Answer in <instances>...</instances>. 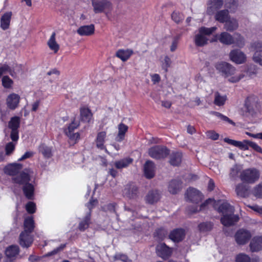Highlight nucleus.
I'll return each mask as SVG.
<instances>
[{"mask_svg":"<svg viewBox=\"0 0 262 262\" xmlns=\"http://www.w3.org/2000/svg\"><path fill=\"white\" fill-rule=\"evenodd\" d=\"M18 252L19 248L17 246L15 245L9 246L5 251L6 255L10 258L15 257L18 254Z\"/></svg>","mask_w":262,"mask_h":262,"instance_id":"obj_35","label":"nucleus"},{"mask_svg":"<svg viewBox=\"0 0 262 262\" xmlns=\"http://www.w3.org/2000/svg\"><path fill=\"white\" fill-rule=\"evenodd\" d=\"M12 16L11 12L5 13L1 19V27L4 30L7 29L10 25V22Z\"/></svg>","mask_w":262,"mask_h":262,"instance_id":"obj_30","label":"nucleus"},{"mask_svg":"<svg viewBox=\"0 0 262 262\" xmlns=\"http://www.w3.org/2000/svg\"><path fill=\"white\" fill-rule=\"evenodd\" d=\"M133 54V51L131 49L119 50L116 53V56L122 61H125L128 60Z\"/></svg>","mask_w":262,"mask_h":262,"instance_id":"obj_28","label":"nucleus"},{"mask_svg":"<svg viewBox=\"0 0 262 262\" xmlns=\"http://www.w3.org/2000/svg\"><path fill=\"white\" fill-rule=\"evenodd\" d=\"M242 167L241 165H234L231 169L230 175L232 178H236L241 171Z\"/></svg>","mask_w":262,"mask_h":262,"instance_id":"obj_50","label":"nucleus"},{"mask_svg":"<svg viewBox=\"0 0 262 262\" xmlns=\"http://www.w3.org/2000/svg\"><path fill=\"white\" fill-rule=\"evenodd\" d=\"M11 70L15 72V77L17 76V74L21 73L22 67L20 64H15L11 66Z\"/></svg>","mask_w":262,"mask_h":262,"instance_id":"obj_60","label":"nucleus"},{"mask_svg":"<svg viewBox=\"0 0 262 262\" xmlns=\"http://www.w3.org/2000/svg\"><path fill=\"white\" fill-rule=\"evenodd\" d=\"M55 33L53 32L48 41L49 48L53 51L55 53H57L59 49V46L55 40Z\"/></svg>","mask_w":262,"mask_h":262,"instance_id":"obj_33","label":"nucleus"},{"mask_svg":"<svg viewBox=\"0 0 262 262\" xmlns=\"http://www.w3.org/2000/svg\"><path fill=\"white\" fill-rule=\"evenodd\" d=\"M235 191L238 196L246 197L249 194V188L248 186L243 184H240L236 187Z\"/></svg>","mask_w":262,"mask_h":262,"instance_id":"obj_34","label":"nucleus"},{"mask_svg":"<svg viewBox=\"0 0 262 262\" xmlns=\"http://www.w3.org/2000/svg\"><path fill=\"white\" fill-rule=\"evenodd\" d=\"M228 62L224 61H219L215 64V68L216 70L222 75L223 72H225L226 68H227V66Z\"/></svg>","mask_w":262,"mask_h":262,"instance_id":"obj_46","label":"nucleus"},{"mask_svg":"<svg viewBox=\"0 0 262 262\" xmlns=\"http://www.w3.org/2000/svg\"><path fill=\"white\" fill-rule=\"evenodd\" d=\"M39 151L45 157L50 158L52 155L51 149L44 144H41L39 147Z\"/></svg>","mask_w":262,"mask_h":262,"instance_id":"obj_42","label":"nucleus"},{"mask_svg":"<svg viewBox=\"0 0 262 262\" xmlns=\"http://www.w3.org/2000/svg\"><path fill=\"white\" fill-rule=\"evenodd\" d=\"M260 105L256 99L252 97L247 98L243 107L239 111V114L244 117L253 116L259 111Z\"/></svg>","mask_w":262,"mask_h":262,"instance_id":"obj_4","label":"nucleus"},{"mask_svg":"<svg viewBox=\"0 0 262 262\" xmlns=\"http://www.w3.org/2000/svg\"><path fill=\"white\" fill-rule=\"evenodd\" d=\"M157 255L163 259L168 258L171 254L172 250L165 244L161 243L156 248Z\"/></svg>","mask_w":262,"mask_h":262,"instance_id":"obj_17","label":"nucleus"},{"mask_svg":"<svg viewBox=\"0 0 262 262\" xmlns=\"http://www.w3.org/2000/svg\"><path fill=\"white\" fill-rule=\"evenodd\" d=\"M160 198V192L156 190H151L148 192L146 196L145 200L147 203L152 204L157 203Z\"/></svg>","mask_w":262,"mask_h":262,"instance_id":"obj_23","label":"nucleus"},{"mask_svg":"<svg viewBox=\"0 0 262 262\" xmlns=\"http://www.w3.org/2000/svg\"><path fill=\"white\" fill-rule=\"evenodd\" d=\"M16 144L13 142H9L6 145L5 152L6 155H10L14 150Z\"/></svg>","mask_w":262,"mask_h":262,"instance_id":"obj_53","label":"nucleus"},{"mask_svg":"<svg viewBox=\"0 0 262 262\" xmlns=\"http://www.w3.org/2000/svg\"><path fill=\"white\" fill-rule=\"evenodd\" d=\"M149 155L154 159H161L166 157L169 154V150L165 147L154 146L148 150Z\"/></svg>","mask_w":262,"mask_h":262,"instance_id":"obj_9","label":"nucleus"},{"mask_svg":"<svg viewBox=\"0 0 262 262\" xmlns=\"http://www.w3.org/2000/svg\"><path fill=\"white\" fill-rule=\"evenodd\" d=\"M186 197L190 201L198 203L202 199L201 193L193 188H189L186 193Z\"/></svg>","mask_w":262,"mask_h":262,"instance_id":"obj_16","label":"nucleus"},{"mask_svg":"<svg viewBox=\"0 0 262 262\" xmlns=\"http://www.w3.org/2000/svg\"><path fill=\"white\" fill-rule=\"evenodd\" d=\"M80 118L82 121L90 122L93 118L91 110L87 107L82 106L80 108Z\"/></svg>","mask_w":262,"mask_h":262,"instance_id":"obj_21","label":"nucleus"},{"mask_svg":"<svg viewBox=\"0 0 262 262\" xmlns=\"http://www.w3.org/2000/svg\"><path fill=\"white\" fill-rule=\"evenodd\" d=\"M212 224L210 222H206L200 224L199 225V230L201 232H207L211 230Z\"/></svg>","mask_w":262,"mask_h":262,"instance_id":"obj_48","label":"nucleus"},{"mask_svg":"<svg viewBox=\"0 0 262 262\" xmlns=\"http://www.w3.org/2000/svg\"><path fill=\"white\" fill-rule=\"evenodd\" d=\"M166 235V232L163 229H159L155 233V236H158L160 239H162Z\"/></svg>","mask_w":262,"mask_h":262,"instance_id":"obj_62","label":"nucleus"},{"mask_svg":"<svg viewBox=\"0 0 262 262\" xmlns=\"http://www.w3.org/2000/svg\"><path fill=\"white\" fill-rule=\"evenodd\" d=\"M251 237L250 232L247 230H239L235 235V238L238 245H244L248 242Z\"/></svg>","mask_w":262,"mask_h":262,"instance_id":"obj_13","label":"nucleus"},{"mask_svg":"<svg viewBox=\"0 0 262 262\" xmlns=\"http://www.w3.org/2000/svg\"><path fill=\"white\" fill-rule=\"evenodd\" d=\"M249 147H251L256 151L262 154V148L256 143L250 141Z\"/></svg>","mask_w":262,"mask_h":262,"instance_id":"obj_61","label":"nucleus"},{"mask_svg":"<svg viewBox=\"0 0 262 262\" xmlns=\"http://www.w3.org/2000/svg\"><path fill=\"white\" fill-rule=\"evenodd\" d=\"M250 141L247 140H243V141H236L235 147H238L242 150H248L249 149Z\"/></svg>","mask_w":262,"mask_h":262,"instance_id":"obj_47","label":"nucleus"},{"mask_svg":"<svg viewBox=\"0 0 262 262\" xmlns=\"http://www.w3.org/2000/svg\"><path fill=\"white\" fill-rule=\"evenodd\" d=\"M92 6L96 13L109 10L111 8V3L107 0H92Z\"/></svg>","mask_w":262,"mask_h":262,"instance_id":"obj_10","label":"nucleus"},{"mask_svg":"<svg viewBox=\"0 0 262 262\" xmlns=\"http://www.w3.org/2000/svg\"><path fill=\"white\" fill-rule=\"evenodd\" d=\"M181 159L182 154L181 152L173 153L171 156L170 163L172 165L177 166L181 163Z\"/></svg>","mask_w":262,"mask_h":262,"instance_id":"obj_38","label":"nucleus"},{"mask_svg":"<svg viewBox=\"0 0 262 262\" xmlns=\"http://www.w3.org/2000/svg\"><path fill=\"white\" fill-rule=\"evenodd\" d=\"M225 29L229 31L232 32L236 30L238 27L237 20L234 18H229L225 22Z\"/></svg>","mask_w":262,"mask_h":262,"instance_id":"obj_29","label":"nucleus"},{"mask_svg":"<svg viewBox=\"0 0 262 262\" xmlns=\"http://www.w3.org/2000/svg\"><path fill=\"white\" fill-rule=\"evenodd\" d=\"M227 100L226 96H221L219 93L215 94L214 103L217 106L223 105Z\"/></svg>","mask_w":262,"mask_h":262,"instance_id":"obj_40","label":"nucleus"},{"mask_svg":"<svg viewBox=\"0 0 262 262\" xmlns=\"http://www.w3.org/2000/svg\"><path fill=\"white\" fill-rule=\"evenodd\" d=\"M253 193L257 198H262V182L254 187Z\"/></svg>","mask_w":262,"mask_h":262,"instance_id":"obj_52","label":"nucleus"},{"mask_svg":"<svg viewBox=\"0 0 262 262\" xmlns=\"http://www.w3.org/2000/svg\"><path fill=\"white\" fill-rule=\"evenodd\" d=\"M254 47L255 48V52L253 55V60L262 66V50L260 49L262 48V42L257 41L254 43Z\"/></svg>","mask_w":262,"mask_h":262,"instance_id":"obj_18","label":"nucleus"},{"mask_svg":"<svg viewBox=\"0 0 262 262\" xmlns=\"http://www.w3.org/2000/svg\"><path fill=\"white\" fill-rule=\"evenodd\" d=\"M66 135L69 137L70 140L73 142V143H76L80 139V134L78 133H73L71 131L66 132Z\"/></svg>","mask_w":262,"mask_h":262,"instance_id":"obj_45","label":"nucleus"},{"mask_svg":"<svg viewBox=\"0 0 262 262\" xmlns=\"http://www.w3.org/2000/svg\"><path fill=\"white\" fill-rule=\"evenodd\" d=\"M225 72L222 74V76L226 78L229 82L232 83H236L238 82L242 78L244 77V75L240 73H237L235 67L228 63Z\"/></svg>","mask_w":262,"mask_h":262,"instance_id":"obj_6","label":"nucleus"},{"mask_svg":"<svg viewBox=\"0 0 262 262\" xmlns=\"http://www.w3.org/2000/svg\"><path fill=\"white\" fill-rule=\"evenodd\" d=\"M2 82L3 86L6 89L11 88L13 83V80L8 76H4L2 78Z\"/></svg>","mask_w":262,"mask_h":262,"instance_id":"obj_44","label":"nucleus"},{"mask_svg":"<svg viewBox=\"0 0 262 262\" xmlns=\"http://www.w3.org/2000/svg\"><path fill=\"white\" fill-rule=\"evenodd\" d=\"M217 40L221 43L226 45H230L233 44L234 42V38L233 36L226 32H222L220 34H216L211 40V41L214 42L217 41Z\"/></svg>","mask_w":262,"mask_h":262,"instance_id":"obj_11","label":"nucleus"},{"mask_svg":"<svg viewBox=\"0 0 262 262\" xmlns=\"http://www.w3.org/2000/svg\"><path fill=\"white\" fill-rule=\"evenodd\" d=\"M229 17L228 10L220 11L215 15L216 19L221 23H225Z\"/></svg>","mask_w":262,"mask_h":262,"instance_id":"obj_36","label":"nucleus"},{"mask_svg":"<svg viewBox=\"0 0 262 262\" xmlns=\"http://www.w3.org/2000/svg\"><path fill=\"white\" fill-rule=\"evenodd\" d=\"M95 30L93 25L83 26L79 27L77 32L80 36H90L94 34Z\"/></svg>","mask_w":262,"mask_h":262,"instance_id":"obj_22","label":"nucleus"},{"mask_svg":"<svg viewBox=\"0 0 262 262\" xmlns=\"http://www.w3.org/2000/svg\"><path fill=\"white\" fill-rule=\"evenodd\" d=\"M213 114L215 116H216L219 118L221 119L223 121H224L225 122H227L229 124H232V125H233L234 126L235 125V123L232 120H231L230 119H229L228 117H227V116H224L223 114H221V113H220L219 112H213Z\"/></svg>","mask_w":262,"mask_h":262,"instance_id":"obj_54","label":"nucleus"},{"mask_svg":"<svg viewBox=\"0 0 262 262\" xmlns=\"http://www.w3.org/2000/svg\"><path fill=\"white\" fill-rule=\"evenodd\" d=\"M207 137L213 140L218 139L219 135L213 130H209L206 133Z\"/></svg>","mask_w":262,"mask_h":262,"instance_id":"obj_59","label":"nucleus"},{"mask_svg":"<svg viewBox=\"0 0 262 262\" xmlns=\"http://www.w3.org/2000/svg\"><path fill=\"white\" fill-rule=\"evenodd\" d=\"M113 262H131L125 255L121 254H117L114 256Z\"/></svg>","mask_w":262,"mask_h":262,"instance_id":"obj_51","label":"nucleus"},{"mask_svg":"<svg viewBox=\"0 0 262 262\" xmlns=\"http://www.w3.org/2000/svg\"><path fill=\"white\" fill-rule=\"evenodd\" d=\"M144 174L146 178H151L155 174V166L152 162L147 161L144 165Z\"/></svg>","mask_w":262,"mask_h":262,"instance_id":"obj_25","label":"nucleus"},{"mask_svg":"<svg viewBox=\"0 0 262 262\" xmlns=\"http://www.w3.org/2000/svg\"><path fill=\"white\" fill-rule=\"evenodd\" d=\"M90 223V213H89L80 222L78 226L79 229L80 231L85 230L89 227Z\"/></svg>","mask_w":262,"mask_h":262,"instance_id":"obj_37","label":"nucleus"},{"mask_svg":"<svg viewBox=\"0 0 262 262\" xmlns=\"http://www.w3.org/2000/svg\"><path fill=\"white\" fill-rule=\"evenodd\" d=\"M234 43L236 46L243 48L245 44V40L244 37L239 33L235 34V39Z\"/></svg>","mask_w":262,"mask_h":262,"instance_id":"obj_41","label":"nucleus"},{"mask_svg":"<svg viewBox=\"0 0 262 262\" xmlns=\"http://www.w3.org/2000/svg\"><path fill=\"white\" fill-rule=\"evenodd\" d=\"M19 123V118L16 116L11 118L8 123V127L11 130L10 137L13 141H17L18 139V128Z\"/></svg>","mask_w":262,"mask_h":262,"instance_id":"obj_8","label":"nucleus"},{"mask_svg":"<svg viewBox=\"0 0 262 262\" xmlns=\"http://www.w3.org/2000/svg\"><path fill=\"white\" fill-rule=\"evenodd\" d=\"M106 141V132L105 131H101L98 133L96 138L95 140V143L96 147L101 150H104L106 153H108L106 146L105 145V142Z\"/></svg>","mask_w":262,"mask_h":262,"instance_id":"obj_15","label":"nucleus"},{"mask_svg":"<svg viewBox=\"0 0 262 262\" xmlns=\"http://www.w3.org/2000/svg\"><path fill=\"white\" fill-rule=\"evenodd\" d=\"M118 133L116 137V140L118 142H121L124 140L126 133L128 130V126L122 123H120L118 126Z\"/></svg>","mask_w":262,"mask_h":262,"instance_id":"obj_27","label":"nucleus"},{"mask_svg":"<svg viewBox=\"0 0 262 262\" xmlns=\"http://www.w3.org/2000/svg\"><path fill=\"white\" fill-rule=\"evenodd\" d=\"M216 29L215 27L209 28L205 27L201 28L199 29V33L195 36L194 42L195 45L202 47L207 44L208 38L207 37V36L212 34Z\"/></svg>","mask_w":262,"mask_h":262,"instance_id":"obj_5","label":"nucleus"},{"mask_svg":"<svg viewBox=\"0 0 262 262\" xmlns=\"http://www.w3.org/2000/svg\"><path fill=\"white\" fill-rule=\"evenodd\" d=\"M79 121L74 119L72 123L69 124L68 127L64 129V133L70 131L73 132L74 129H76L79 126Z\"/></svg>","mask_w":262,"mask_h":262,"instance_id":"obj_49","label":"nucleus"},{"mask_svg":"<svg viewBox=\"0 0 262 262\" xmlns=\"http://www.w3.org/2000/svg\"><path fill=\"white\" fill-rule=\"evenodd\" d=\"M40 101L39 100H37L35 101H34L32 104L31 111L33 112H36L38 110V108L40 105Z\"/></svg>","mask_w":262,"mask_h":262,"instance_id":"obj_64","label":"nucleus"},{"mask_svg":"<svg viewBox=\"0 0 262 262\" xmlns=\"http://www.w3.org/2000/svg\"><path fill=\"white\" fill-rule=\"evenodd\" d=\"M162 67L166 71H167L168 68L170 67L171 64V60L168 56H165L164 59L161 61Z\"/></svg>","mask_w":262,"mask_h":262,"instance_id":"obj_56","label":"nucleus"},{"mask_svg":"<svg viewBox=\"0 0 262 262\" xmlns=\"http://www.w3.org/2000/svg\"><path fill=\"white\" fill-rule=\"evenodd\" d=\"M21 168V164L13 163L6 166L4 170L6 173L14 176L13 178L14 183L24 185L23 190L25 195L28 199H32L34 195V188L32 184L29 183L30 181V175L32 172L30 170H25L15 176Z\"/></svg>","mask_w":262,"mask_h":262,"instance_id":"obj_1","label":"nucleus"},{"mask_svg":"<svg viewBox=\"0 0 262 262\" xmlns=\"http://www.w3.org/2000/svg\"><path fill=\"white\" fill-rule=\"evenodd\" d=\"M34 229V221L32 217H28L24 221V231L19 236V244L23 247H29L33 242L31 233Z\"/></svg>","mask_w":262,"mask_h":262,"instance_id":"obj_3","label":"nucleus"},{"mask_svg":"<svg viewBox=\"0 0 262 262\" xmlns=\"http://www.w3.org/2000/svg\"><path fill=\"white\" fill-rule=\"evenodd\" d=\"M20 100L19 95L14 93L9 94L6 99L7 107L11 110L16 109L18 106Z\"/></svg>","mask_w":262,"mask_h":262,"instance_id":"obj_14","label":"nucleus"},{"mask_svg":"<svg viewBox=\"0 0 262 262\" xmlns=\"http://www.w3.org/2000/svg\"><path fill=\"white\" fill-rule=\"evenodd\" d=\"M250 247L252 252H257L262 249V237H254L250 243Z\"/></svg>","mask_w":262,"mask_h":262,"instance_id":"obj_26","label":"nucleus"},{"mask_svg":"<svg viewBox=\"0 0 262 262\" xmlns=\"http://www.w3.org/2000/svg\"><path fill=\"white\" fill-rule=\"evenodd\" d=\"M123 194L129 199H135L138 194L137 188L134 185H128L124 188Z\"/></svg>","mask_w":262,"mask_h":262,"instance_id":"obj_19","label":"nucleus"},{"mask_svg":"<svg viewBox=\"0 0 262 262\" xmlns=\"http://www.w3.org/2000/svg\"><path fill=\"white\" fill-rule=\"evenodd\" d=\"M217 205H219V212H222L223 214L221 221L224 226H231L238 221V216L233 214V207L227 202L219 201Z\"/></svg>","mask_w":262,"mask_h":262,"instance_id":"obj_2","label":"nucleus"},{"mask_svg":"<svg viewBox=\"0 0 262 262\" xmlns=\"http://www.w3.org/2000/svg\"><path fill=\"white\" fill-rule=\"evenodd\" d=\"M260 177L259 171L254 168H248L242 171L240 174L241 180L247 183H254Z\"/></svg>","mask_w":262,"mask_h":262,"instance_id":"obj_7","label":"nucleus"},{"mask_svg":"<svg viewBox=\"0 0 262 262\" xmlns=\"http://www.w3.org/2000/svg\"><path fill=\"white\" fill-rule=\"evenodd\" d=\"M223 4V0H209L207 12L210 14L213 13L216 10L220 9Z\"/></svg>","mask_w":262,"mask_h":262,"instance_id":"obj_20","label":"nucleus"},{"mask_svg":"<svg viewBox=\"0 0 262 262\" xmlns=\"http://www.w3.org/2000/svg\"><path fill=\"white\" fill-rule=\"evenodd\" d=\"M7 73H9L12 77H15V72L11 70V66L7 64H4L0 67V78L3 74Z\"/></svg>","mask_w":262,"mask_h":262,"instance_id":"obj_39","label":"nucleus"},{"mask_svg":"<svg viewBox=\"0 0 262 262\" xmlns=\"http://www.w3.org/2000/svg\"><path fill=\"white\" fill-rule=\"evenodd\" d=\"M184 236V230L182 229H177L171 231L169 234V237L172 241L178 242L182 240Z\"/></svg>","mask_w":262,"mask_h":262,"instance_id":"obj_24","label":"nucleus"},{"mask_svg":"<svg viewBox=\"0 0 262 262\" xmlns=\"http://www.w3.org/2000/svg\"><path fill=\"white\" fill-rule=\"evenodd\" d=\"M230 60L236 64H242L246 61V54L239 50H233L229 54Z\"/></svg>","mask_w":262,"mask_h":262,"instance_id":"obj_12","label":"nucleus"},{"mask_svg":"<svg viewBox=\"0 0 262 262\" xmlns=\"http://www.w3.org/2000/svg\"><path fill=\"white\" fill-rule=\"evenodd\" d=\"M171 18L176 23H179L183 19L184 16L180 12L174 11L171 14Z\"/></svg>","mask_w":262,"mask_h":262,"instance_id":"obj_55","label":"nucleus"},{"mask_svg":"<svg viewBox=\"0 0 262 262\" xmlns=\"http://www.w3.org/2000/svg\"><path fill=\"white\" fill-rule=\"evenodd\" d=\"M133 162V159L130 158H126L116 161L114 162V165L117 169H122L127 167Z\"/></svg>","mask_w":262,"mask_h":262,"instance_id":"obj_32","label":"nucleus"},{"mask_svg":"<svg viewBox=\"0 0 262 262\" xmlns=\"http://www.w3.org/2000/svg\"><path fill=\"white\" fill-rule=\"evenodd\" d=\"M33 154L31 151L26 152L20 158L18 159V161H21L26 159L29 158L33 156Z\"/></svg>","mask_w":262,"mask_h":262,"instance_id":"obj_63","label":"nucleus"},{"mask_svg":"<svg viewBox=\"0 0 262 262\" xmlns=\"http://www.w3.org/2000/svg\"><path fill=\"white\" fill-rule=\"evenodd\" d=\"M182 188V184L180 181L172 180L168 186V191L170 193L176 194L178 193Z\"/></svg>","mask_w":262,"mask_h":262,"instance_id":"obj_31","label":"nucleus"},{"mask_svg":"<svg viewBox=\"0 0 262 262\" xmlns=\"http://www.w3.org/2000/svg\"><path fill=\"white\" fill-rule=\"evenodd\" d=\"M250 257L245 254H239L236 257V262H250Z\"/></svg>","mask_w":262,"mask_h":262,"instance_id":"obj_57","label":"nucleus"},{"mask_svg":"<svg viewBox=\"0 0 262 262\" xmlns=\"http://www.w3.org/2000/svg\"><path fill=\"white\" fill-rule=\"evenodd\" d=\"M238 6L236 0H226L225 2V7L229 9L231 12H234Z\"/></svg>","mask_w":262,"mask_h":262,"instance_id":"obj_43","label":"nucleus"},{"mask_svg":"<svg viewBox=\"0 0 262 262\" xmlns=\"http://www.w3.org/2000/svg\"><path fill=\"white\" fill-rule=\"evenodd\" d=\"M26 209L28 213H33L36 210L35 204L33 202H30L26 205Z\"/></svg>","mask_w":262,"mask_h":262,"instance_id":"obj_58","label":"nucleus"}]
</instances>
